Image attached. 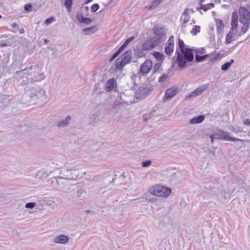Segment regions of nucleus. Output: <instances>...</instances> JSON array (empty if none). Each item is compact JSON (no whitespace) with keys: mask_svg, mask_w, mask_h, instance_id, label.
Returning a JSON list of instances; mask_svg holds the SVG:
<instances>
[{"mask_svg":"<svg viewBox=\"0 0 250 250\" xmlns=\"http://www.w3.org/2000/svg\"><path fill=\"white\" fill-rule=\"evenodd\" d=\"M178 45L181 52H177L176 61L178 66L180 68H184L187 66L188 62H191L194 59L192 49L185 47L182 40L178 39Z\"/></svg>","mask_w":250,"mask_h":250,"instance_id":"1","label":"nucleus"},{"mask_svg":"<svg viewBox=\"0 0 250 250\" xmlns=\"http://www.w3.org/2000/svg\"><path fill=\"white\" fill-rule=\"evenodd\" d=\"M27 93L33 101H44L46 99L45 90L38 85L29 87Z\"/></svg>","mask_w":250,"mask_h":250,"instance_id":"2","label":"nucleus"},{"mask_svg":"<svg viewBox=\"0 0 250 250\" xmlns=\"http://www.w3.org/2000/svg\"><path fill=\"white\" fill-rule=\"evenodd\" d=\"M54 172L58 173L63 179L67 181H75L79 176V171L77 169H56Z\"/></svg>","mask_w":250,"mask_h":250,"instance_id":"3","label":"nucleus"},{"mask_svg":"<svg viewBox=\"0 0 250 250\" xmlns=\"http://www.w3.org/2000/svg\"><path fill=\"white\" fill-rule=\"evenodd\" d=\"M149 192L153 195L158 197H168L171 192L170 188L161 186L160 185H156L150 188Z\"/></svg>","mask_w":250,"mask_h":250,"instance_id":"4","label":"nucleus"},{"mask_svg":"<svg viewBox=\"0 0 250 250\" xmlns=\"http://www.w3.org/2000/svg\"><path fill=\"white\" fill-rule=\"evenodd\" d=\"M238 11L240 22L250 21V3H248L245 6L240 5Z\"/></svg>","mask_w":250,"mask_h":250,"instance_id":"5","label":"nucleus"},{"mask_svg":"<svg viewBox=\"0 0 250 250\" xmlns=\"http://www.w3.org/2000/svg\"><path fill=\"white\" fill-rule=\"evenodd\" d=\"M215 139L226 140L230 142L243 141L240 139L231 137L229 135V132L222 130H217L213 134Z\"/></svg>","mask_w":250,"mask_h":250,"instance_id":"6","label":"nucleus"},{"mask_svg":"<svg viewBox=\"0 0 250 250\" xmlns=\"http://www.w3.org/2000/svg\"><path fill=\"white\" fill-rule=\"evenodd\" d=\"M55 176L48 180L50 183L52 185H56L58 189L60 191H62L65 187V184L62 176L58 173H54Z\"/></svg>","mask_w":250,"mask_h":250,"instance_id":"7","label":"nucleus"},{"mask_svg":"<svg viewBox=\"0 0 250 250\" xmlns=\"http://www.w3.org/2000/svg\"><path fill=\"white\" fill-rule=\"evenodd\" d=\"M159 42V39L158 38L156 37H153L145 41L142 45V49L143 50H150L158 45Z\"/></svg>","mask_w":250,"mask_h":250,"instance_id":"8","label":"nucleus"},{"mask_svg":"<svg viewBox=\"0 0 250 250\" xmlns=\"http://www.w3.org/2000/svg\"><path fill=\"white\" fill-rule=\"evenodd\" d=\"M152 67V62L151 60H146L141 66L140 72L143 74H147Z\"/></svg>","mask_w":250,"mask_h":250,"instance_id":"9","label":"nucleus"},{"mask_svg":"<svg viewBox=\"0 0 250 250\" xmlns=\"http://www.w3.org/2000/svg\"><path fill=\"white\" fill-rule=\"evenodd\" d=\"M178 87L177 86H173L167 89L165 94V98L169 99L174 97L177 93Z\"/></svg>","mask_w":250,"mask_h":250,"instance_id":"10","label":"nucleus"},{"mask_svg":"<svg viewBox=\"0 0 250 250\" xmlns=\"http://www.w3.org/2000/svg\"><path fill=\"white\" fill-rule=\"evenodd\" d=\"M174 48V37L171 36L165 46V52L167 55H170L173 51Z\"/></svg>","mask_w":250,"mask_h":250,"instance_id":"11","label":"nucleus"},{"mask_svg":"<svg viewBox=\"0 0 250 250\" xmlns=\"http://www.w3.org/2000/svg\"><path fill=\"white\" fill-rule=\"evenodd\" d=\"M69 238L65 235H59L55 236L53 239V242L55 243L64 244L68 242Z\"/></svg>","mask_w":250,"mask_h":250,"instance_id":"12","label":"nucleus"},{"mask_svg":"<svg viewBox=\"0 0 250 250\" xmlns=\"http://www.w3.org/2000/svg\"><path fill=\"white\" fill-rule=\"evenodd\" d=\"M237 30L231 28L228 34L226 36V43L227 44L230 43L232 41L235 39Z\"/></svg>","mask_w":250,"mask_h":250,"instance_id":"13","label":"nucleus"},{"mask_svg":"<svg viewBox=\"0 0 250 250\" xmlns=\"http://www.w3.org/2000/svg\"><path fill=\"white\" fill-rule=\"evenodd\" d=\"M116 82L113 78L109 79L105 83V90L107 92H110L116 87Z\"/></svg>","mask_w":250,"mask_h":250,"instance_id":"14","label":"nucleus"},{"mask_svg":"<svg viewBox=\"0 0 250 250\" xmlns=\"http://www.w3.org/2000/svg\"><path fill=\"white\" fill-rule=\"evenodd\" d=\"M52 172H53L52 171H50L49 172H48L47 171H46L44 169H41L37 172L35 175V177L40 179H43L44 178H46L48 175H50V173Z\"/></svg>","mask_w":250,"mask_h":250,"instance_id":"15","label":"nucleus"},{"mask_svg":"<svg viewBox=\"0 0 250 250\" xmlns=\"http://www.w3.org/2000/svg\"><path fill=\"white\" fill-rule=\"evenodd\" d=\"M132 58V51L128 50L125 52L122 56V60L126 64L129 63Z\"/></svg>","mask_w":250,"mask_h":250,"instance_id":"16","label":"nucleus"},{"mask_svg":"<svg viewBox=\"0 0 250 250\" xmlns=\"http://www.w3.org/2000/svg\"><path fill=\"white\" fill-rule=\"evenodd\" d=\"M46 52L48 55L49 59H53L58 55V49L55 47L48 48Z\"/></svg>","mask_w":250,"mask_h":250,"instance_id":"17","label":"nucleus"},{"mask_svg":"<svg viewBox=\"0 0 250 250\" xmlns=\"http://www.w3.org/2000/svg\"><path fill=\"white\" fill-rule=\"evenodd\" d=\"M76 18L77 20L82 23L85 24L90 23L92 21V20L89 18H84L81 14L77 13L76 14Z\"/></svg>","mask_w":250,"mask_h":250,"instance_id":"18","label":"nucleus"},{"mask_svg":"<svg viewBox=\"0 0 250 250\" xmlns=\"http://www.w3.org/2000/svg\"><path fill=\"white\" fill-rule=\"evenodd\" d=\"M71 120V117L70 116L68 115L65 118V119L60 121L58 123V126L59 127H63L69 125Z\"/></svg>","mask_w":250,"mask_h":250,"instance_id":"19","label":"nucleus"},{"mask_svg":"<svg viewBox=\"0 0 250 250\" xmlns=\"http://www.w3.org/2000/svg\"><path fill=\"white\" fill-rule=\"evenodd\" d=\"M205 117L204 115H199L196 117H194L192 118L189 121V123L190 124H200L203 122V121L205 120Z\"/></svg>","mask_w":250,"mask_h":250,"instance_id":"20","label":"nucleus"},{"mask_svg":"<svg viewBox=\"0 0 250 250\" xmlns=\"http://www.w3.org/2000/svg\"><path fill=\"white\" fill-rule=\"evenodd\" d=\"M208 84H205L204 85H202L200 87H198L197 89L194 90L195 94H196L197 96L201 94L208 88Z\"/></svg>","mask_w":250,"mask_h":250,"instance_id":"21","label":"nucleus"},{"mask_svg":"<svg viewBox=\"0 0 250 250\" xmlns=\"http://www.w3.org/2000/svg\"><path fill=\"white\" fill-rule=\"evenodd\" d=\"M126 64L123 60L117 59L116 62V68L122 69Z\"/></svg>","mask_w":250,"mask_h":250,"instance_id":"22","label":"nucleus"},{"mask_svg":"<svg viewBox=\"0 0 250 250\" xmlns=\"http://www.w3.org/2000/svg\"><path fill=\"white\" fill-rule=\"evenodd\" d=\"M234 62V60L231 59L229 62H227L223 64L221 66V69L223 71H227L229 69L230 65Z\"/></svg>","mask_w":250,"mask_h":250,"instance_id":"23","label":"nucleus"},{"mask_svg":"<svg viewBox=\"0 0 250 250\" xmlns=\"http://www.w3.org/2000/svg\"><path fill=\"white\" fill-rule=\"evenodd\" d=\"M209 57V54H206L203 56H199L197 54L195 55V61L197 62H201L205 61L207 58Z\"/></svg>","mask_w":250,"mask_h":250,"instance_id":"24","label":"nucleus"},{"mask_svg":"<svg viewBox=\"0 0 250 250\" xmlns=\"http://www.w3.org/2000/svg\"><path fill=\"white\" fill-rule=\"evenodd\" d=\"M73 0H64V5L68 11H70L72 8Z\"/></svg>","mask_w":250,"mask_h":250,"instance_id":"25","label":"nucleus"},{"mask_svg":"<svg viewBox=\"0 0 250 250\" xmlns=\"http://www.w3.org/2000/svg\"><path fill=\"white\" fill-rule=\"evenodd\" d=\"M240 23L243 24V26L241 28V31L243 32V33H245L249 29L250 21Z\"/></svg>","mask_w":250,"mask_h":250,"instance_id":"26","label":"nucleus"},{"mask_svg":"<svg viewBox=\"0 0 250 250\" xmlns=\"http://www.w3.org/2000/svg\"><path fill=\"white\" fill-rule=\"evenodd\" d=\"M215 21L216 22V28L217 31H219L220 30H222L224 27L222 21L219 19H216Z\"/></svg>","mask_w":250,"mask_h":250,"instance_id":"27","label":"nucleus"},{"mask_svg":"<svg viewBox=\"0 0 250 250\" xmlns=\"http://www.w3.org/2000/svg\"><path fill=\"white\" fill-rule=\"evenodd\" d=\"M154 33L156 35L161 37L164 35L165 31L163 28H156L154 29Z\"/></svg>","mask_w":250,"mask_h":250,"instance_id":"28","label":"nucleus"},{"mask_svg":"<svg viewBox=\"0 0 250 250\" xmlns=\"http://www.w3.org/2000/svg\"><path fill=\"white\" fill-rule=\"evenodd\" d=\"M169 222V219L167 216H163L162 219L159 221V223L162 226H166L168 224Z\"/></svg>","mask_w":250,"mask_h":250,"instance_id":"29","label":"nucleus"},{"mask_svg":"<svg viewBox=\"0 0 250 250\" xmlns=\"http://www.w3.org/2000/svg\"><path fill=\"white\" fill-rule=\"evenodd\" d=\"M229 179V178L228 177H223L219 179V183L224 187L228 184Z\"/></svg>","mask_w":250,"mask_h":250,"instance_id":"30","label":"nucleus"},{"mask_svg":"<svg viewBox=\"0 0 250 250\" xmlns=\"http://www.w3.org/2000/svg\"><path fill=\"white\" fill-rule=\"evenodd\" d=\"M96 31V27L95 26H93L89 28H85L83 30V32H86V34H88L89 33H93Z\"/></svg>","mask_w":250,"mask_h":250,"instance_id":"31","label":"nucleus"},{"mask_svg":"<svg viewBox=\"0 0 250 250\" xmlns=\"http://www.w3.org/2000/svg\"><path fill=\"white\" fill-rule=\"evenodd\" d=\"M237 27H238V19H231V28H233V29L237 30Z\"/></svg>","mask_w":250,"mask_h":250,"instance_id":"32","label":"nucleus"},{"mask_svg":"<svg viewBox=\"0 0 250 250\" xmlns=\"http://www.w3.org/2000/svg\"><path fill=\"white\" fill-rule=\"evenodd\" d=\"M153 56L156 60L158 61H161L163 60V55L158 52H154L153 53Z\"/></svg>","mask_w":250,"mask_h":250,"instance_id":"33","label":"nucleus"},{"mask_svg":"<svg viewBox=\"0 0 250 250\" xmlns=\"http://www.w3.org/2000/svg\"><path fill=\"white\" fill-rule=\"evenodd\" d=\"M200 31V27L199 26H195L191 31V33L193 35H196L198 33H199Z\"/></svg>","mask_w":250,"mask_h":250,"instance_id":"34","label":"nucleus"},{"mask_svg":"<svg viewBox=\"0 0 250 250\" xmlns=\"http://www.w3.org/2000/svg\"><path fill=\"white\" fill-rule=\"evenodd\" d=\"M32 66H30V67L29 68H25L23 70H22L21 71H17L16 72L17 74H19V75H20L21 74H28V72L29 70H31L32 69Z\"/></svg>","mask_w":250,"mask_h":250,"instance_id":"35","label":"nucleus"},{"mask_svg":"<svg viewBox=\"0 0 250 250\" xmlns=\"http://www.w3.org/2000/svg\"><path fill=\"white\" fill-rule=\"evenodd\" d=\"M45 78V76L43 74H40L38 75V77H35L34 79H32V81H40L44 79Z\"/></svg>","mask_w":250,"mask_h":250,"instance_id":"36","label":"nucleus"},{"mask_svg":"<svg viewBox=\"0 0 250 250\" xmlns=\"http://www.w3.org/2000/svg\"><path fill=\"white\" fill-rule=\"evenodd\" d=\"M99 8V4L97 3H95L93 4L91 7V11L92 12H95L97 11Z\"/></svg>","mask_w":250,"mask_h":250,"instance_id":"37","label":"nucleus"},{"mask_svg":"<svg viewBox=\"0 0 250 250\" xmlns=\"http://www.w3.org/2000/svg\"><path fill=\"white\" fill-rule=\"evenodd\" d=\"M36 206V203L34 202H29L26 204L25 207L27 208H33Z\"/></svg>","mask_w":250,"mask_h":250,"instance_id":"38","label":"nucleus"},{"mask_svg":"<svg viewBox=\"0 0 250 250\" xmlns=\"http://www.w3.org/2000/svg\"><path fill=\"white\" fill-rule=\"evenodd\" d=\"M55 18L53 17H50L46 19L44 21V23L46 25H49L53 21H55Z\"/></svg>","mask_w":250,"mask_h":250,"instance_id":"39","label":"nucleus"},{"mask_svg":"<svg viewBox=\"0 0 250 250\" xmlns=\"http://www.w3.org/2000/svg\"><path fill=\"white\" fill-rule=\"evenodd\" d=\"M85 191L84 189L83 188H79L77 190V196L78 197H80L82 194H83V193H85Z\"/></svg>","mask_w":250,"mask_h":250,"instance_id":"40","label":"nucleus"},{"mask_svg":"<svg viewBox=\"0 0 250 250\" xmlns=\"http://www.w3.org/2000/svg\"><path fill=\"white\" fill-rule=\"evenodd\" d=\"M134 39V36H131L128 39H127L124 42V44H125L126 46H127L130 42H131Z\"/></svg>","mask_w":250,"mask_h":250,"instance_id":"41","label":"nucleus"},{"mask_svg":"<svg viewBox=\"0 0 250 250\" xmlns=\"http://www.w3.org/2000/svg\"><path fill=\"white\" fill-rule=\"evenodd\" d=\"M151 164V161L150 160H147L143 162L142 166L143 167H147L149 166Z\"/></svg>","mask_w":250,"mask_h":250,"instance_id":"42","label":"nucleus"},{"mask_svg":"<svg viewBox=\"0 0 250 250\" xmlns=\"http://www.w3.org/2000/svg\"><path fill=\"white\" fill-rule=\"evenodd\" d=\"M196 96H197L196 94H195V92L194 90L186 97V99H189L191 98L196 97Z\"/></svg>","mask_w":250,"mask_h":250,"instance_id":"43","label":"nucleus"},{"mask_svg":"<svg viewBox=\"0 0 250 250\" xmlns=\"http://www.w3.org/2000/svg\"><path fill=\"white\" fill-rule=\"evenodd\" d=\"M202 9L205 11H206L207 10L210 9L209 8V5L206 4V5H202L200 6V7L199 8H197V9Z\"/></svg>","mask_w":250,"mask_h":250,"instance_id":"44","label":"nucleus"},{"mask_svg":"<svg viewBox=\"0 0 250 250\" xmlns=\"http://www.w3.org/2000/svg\"><path fill=\"white\" fill-rule=\"evenodd\" d=\"M161 66V64L159 63H156L153 68L154 72H157L159 69H160Z\"/></svg>","mask_w":250,"mask_h":250,"instance_id":"45","label":"nucleus"},{"mask_svg":"<svg viewBox=\"0 0 250 250\" xmlns=\"http://www.w3.org/2000/svg\"><path fill=\"white\" fill-rule=\"evenodd\" d=\"M190 17L189 16L186 17L183 20V22L182 23V26L185 27L186 26V23L189 21Z\"/></svg>","mask_w":250,"mask_h":250,"instance_id":"46","label":"nucleus"},{"mask_svg":"<svg viewBox=\"0 0 250 250\" xmlns=\"http://www.w3.org/2000/svg\"><path fill=\"white\" fill-rule=\"evenodd\" d=\"M167 78V75L164 74V75H163V76H161L159 78V82H165Z\"/></svg>","mask_w":250,"mask_h":250,"instance_id":"47","label":"nucleus"},{"mask_svg":"<svg viewBox=\"0 0 250 250\" xmlns=\"http://www.w3.org/2000/svg\"><path fill=\"white\" fill-rule=\"evenodd\" d=\"M120 54L116 51L112 56L109 62H112Z\"/></svg>","mask_w":250,"mask_h":250,"instance_id":"48","label":"nucleus"},{"mask_svg":"<svg viewBox=\"0 0 250 250\" xmlns=\"http://www.w3.org/2000/svg\"><path fill=\"white\" fill-rule=\"evenodd\" d=\"M120 104V103L117 101H115L113 104H112V107L113 109H116L118 106V105Z\"/></svg>","mask_w":250,"mask_h":250,"instance_id":"49","label":"nucleus"},{"mask_svg":"<svg viewBox=\"0 0 250 250\" xmlns=\"http://www.w3.org/2000/svg\"><path fill=\"white\" fill-rule=\"evenodd\" d=\"M243 123L246 125H250V120L247 119H242Z\"/></svg>","mask_w":250,"mask_h":250,"instance_id":"50","label":"nucleus"},{"mask_svg":"<svg viewBox=\"0 0 250 250\" xmlns=\"http://www.w3.org/2000/svg\"><path fill=\"white\" fill-rule=\"evenodd\" d=\"M100 112H98V111L93 113V114L92 115V118H93V120H95L97 118H98L100 116Z\"/></svg>","mask_w":250,"mask_h":250,"instance_id":"51","label":"nucleus"},{"mask_svg":"<svg viewBox=\"0 0 250 250\" xmlns=\"http://www.w3.org/2000/svg\"><path fill=\"white\" fill-rule=\"evenodd\" d=\"M160 2H161L160 0H154L151 7L156 6V5L159 4L160 3Z\"/></svg>","mask_w":250,"mask_h":250,"instance_id":"52","label":"nucleus"},{"mask_svg":"<svg viewBox=\"0 0 250 250\" xmlns=\"http://www.w3.org/2000/svg\"><path fill=\"white\" fill-rule=\"evenodd\" d=\"M126 46L125 44H123L120 48L117 50V51L120 54L126 47Z\"/></svg>","mask_w":250,"mask_h":250,"instance_id":"53","label":"nucleus"},{"mask_svg":"<svg viewBox=\"0 0 250 250\" xmlns=\"http://www.w3.org/2000/svg\"><path fill=\"white\" fill-rule=\"evenodd\" d=\"M126 46L125 44H123L120 48L117 50V51L120 54L126 47Z\"/></svg>","mask_w":250,"mask_h":250,"instance_id":"54","label":"nucleus"},{"mask_svg":"<svg viewBox=\"0 0 250 250\" xmlns=\"http://www.w3.org/2000/svg\"><path fill=\"white\" fill-rule=\"evenodd\" d=\"M231 19H238V14L237 12L234 11L232 14Z\"/></svg>","mask_w":250,"mask_h":250,"instance_id":"55","label":"nucleus"},{"mask_svg":"<svg viewBox=\"0 0 250 250\" xmlns=\"http://www.w3.org/2000/svg\"><path fill=\"white\" fill-rule=\"evenodd\" d=\"M234 182L235 183H237L240 185L244 184V183L243 181L242 180H241V179H235L234 180Z\"/></svg>","mask_w":250,"mask_h":250,"instance_id":"56","label":"nucleus"},{"mask_svg":"<svg viewBox=\"0 0 250 250\" xmlns=\"http://www.w3.org/2000/svg\"><path fill=\"white\" fill-rule=\"evenodd\" d=\"M188 11H189V10L188 9H186L183 14V16H185V17L189 16L188 14Z\"/></svg>","mask_w":250,"mask_h":250,"instance_id":"57","label":"nucleus"},{"mask_svg":"<svg viewBox=\"0 0 250 250\" xmlns=\"http://www.w3.org/2000/svg\"><path fill=\"white\" fill-rule=\"evenodd\" d=\"M31 8V5L30 4H26L24 6V9L25 10H29Z\"/></svg>","mask_w":250,"mask_h":250,"instance_id":"58","label":"nucleus"},{"mask_svg":"<svg viewBox=\"0 0 250 250\" xmlns=\"http://www.w3.org/2000/svg\"><path fill=\"white\" fill-rule=\"evenodd\" d=\"M27 83H28V82H27V81L26 80H23L21 83V85H26V84H27Z\"/></svg>","mask_w":250,"mask_h":250,"instance_id":"59","label":"nucleus"},{"mask_svg":"<svg viewBox=\"0 0 250 250\" xmlns=\"http://www.w3.org/2000/svg\"><path fill=\"white\" fill-rule=\"evenodd\" d=\"M205 51V49L203 48H201L200 49L198 50L199 53L204 54Z\"/></svg>","mask_w":250,"mask_h":250,"instance_id":"60","label":"nucleus"},{"mask_svg":"<svg viewBox=\"0 0 250 250\" xmlns=\"http://www.w3.org/2000/svg\"><path fill=\"white\" fill-rule=\"evenodd\" d=\"M89 120H90V121H89L90 124H94L95 120H93V118H92V116L91 117L89 118Z\"/></svg>","mask_w":250,"mask_h":250,"instance_id":"61","label":"nucleus"},{"mask_svg":"<svg viewBox=\"0 0 250 250\" xmlns=\"http://www.w3.org/2000/svg\"><path fill=\"white\" fill-rule=\"evenodd\" d=\"M59 164L57 163V165L59 166V167H61V166H63L64 164V162L63 161H60V162L59 161Z\"/></svg>","mask_w":250,"mask_h":250,"instance_id":"62","label":"nucleus"},{"mask_svg":"<svg viewBox=\"0 0 250 250\" xmlns=\"http://www.w3.org/2000/svg\"><path fill=\"white\" fill-rule=\"evenodd\" d=\"M11 26L12 28H15V27H18V24L16 23H13L12 24H11Z\"/></svg>","mask_w":250,"mask_h":250,"instance_id":"63","label":"nucleus"},{"mask_svg":"<svg viewBox=\"0 0 250 250\" xmlns=\"http://www.w3.org/2000/svg\"><path fill=\"white\" fill-rule=\"evenodd\" d=\"M232 131L234 132H235V133H238V132H241V131L239 129H236L235 128H234L232 129Z\"/></svg>","mask_w":250,"mask_h":250,"instance_id":"64","label":"nucleus"}]
</instances>
